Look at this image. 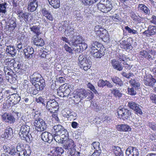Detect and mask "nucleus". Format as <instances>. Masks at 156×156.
I'll use <instances>...</instances> for the list:
<instances>
[{"label": "nucleus", "mask_w": 156, "mask_h": 156, "mask_svg": "<svg viewBox=\"0 0 156 156\" xmlns=\"http://www.w3.org/2000/svg\"><path fill=\"white\" fill-rule=\"evenodd\" d=\"M2 148L4 151L8 153L10 155L14 156L17 153L18 156H30L31 153L30 151L21 150L18 146H17L16 148L14 146L9 147L5 145L3 146Z\"/></svg>", "instance_id": "nucleus-1"}, {"label": "nucleus", "mask_w": 156, "mask_h": 156, "mask_svg": "<svg viewBox=\"0 0 156 156\" xmlns=\"http://www.w3.org/2000/svg\"><path fill=\"white\" fill-rule=\"evenodd\" d=\"M30 127L26 124H23L20 128L19 135L21 139L25 140L29 142L32 140V138L30 134H29Z\"/></svg>", "instance_id": "nucleus-2"}, {"label": "nucleus", "mask_w": 156, "mask_h": 156, "mask_svg": "<svg viewBox=\"0 0 156 156\" xmlns=\"http://www.w3.org/2000/svg\"><path fill=\"white\" fill-rule=\"evenodd\" d=\"M39 76L33 77V75L30 78V81L38 90H43L45 86V80L43 77L40 75Z\"/></svg>", "instance_id": "nucleus-3"}, {"label": "nucleus", "mask_w": 156, "mask_h": 156, "mask_svg": "<svg viewBox=\"0 0 156 156\" xmlns=\"http://www.w3.org/2000/svg\"><path fill=\"white\" fill-rule=\"evenodd\" d=\"M98 9L103 12L107 13L112 9V2L109 0H101L97 4Z\"/></svg>", "instance_id": "nucleus-4"}, {"label": "nucleus", "mask_w": 156, "mask_h": 156, "mask_svg": "<svg viewBox=\"0 0 156 156\" xmlns=\"http://www.w3.org/2000/svg\"><path fill=\"white\" fill-rule=\"evenodd\" d=\"M46 109L52 113L57 112L59 106L58 103L54 99H49L47 101L46 106Z\"/></svg>", "instance_id": "nucleus-5"}, {"label": "nucleus", "mask_w": 156, "mask_h": 156, "mask_svg": "<svg viewBox=\"0 0 156 156\" xmlns=\"http://www.w3.org/2000/svg\"><path fill=\"white\" fill-rule=\"evenodd\" d=\"M64 143L63 146V148L65 150L66 153L69 154V152L74 151L75 150L74 148L75 145L73 141L71 139H68L66 140H64Z\"/></svg>", "instance_id": "nucleus-6"}, {"label": "nucleus", "mask_w": 156, "mask_h": 156, "mask_svg": "<svg viewBox=\"0 0 156 156\" xmlns=\"http://www.w3.org/2000/svg\"><path fill=\"white\" fill-rule=\"evenodd\" d=\"M15 71L17 73L22 74L25 73L26 68L25 65L23 63L18 62L12 64Z\"/></svg>", "instance_id": "nucleus-7"}, {"label": "nucleus", "mask_w": 156, "mask_h": 156, "mask_svg": "<svg viewBox=\"0 0 156 156\" xmlns=\"http://www.w3.org/2000/svg\"><path fill=\"white\" fill-rule=\"evenodd\" d=\"M16 20L15 18L11 17L7 22L5 21V29L10 31L14 30L17 26Z\"/></svg>", "instance_id": "nucleus-8"}, {"label": "nucleus", "mask_w": 156, "mask_h": 156, "mask_svg": "<svg viewBox=\"0 0 156 156\" xmlns=\"http://www.w3.org/2000/svg\"><path fill=\"white\" fill-rule=\"evenodd\" d=\"M118 115L119 118H122V119H129L131 115L130 111L125 108H120L117 111Z\"/></svg>", "instance_id": "nucleus-9"}, {"label": "nucleus", "mask_w": 156, "mask_h": 156, "mask_svg": "<svg viewBox=\"0 0 156 156\" xmlns=\"http://www.w3.org/2000/svg\"><path fill=\"white\" fill-rule=\"evenodd\" d=\"M132 40L131 38H128L126 40L122 41L120 43L121 48L127 51L131 50L133 48L132 45Z\"/></svg>", "instance_id": "nucleus-10"}, {"label": "nucleus", "mask_w": 156, "mask_h": 156, "mask_svg": "<svg viewBox=\"0 0 156 156\" xmlns=\"http://www.w3.org/2000/svg\"><path fill=\"white\" fill-rule=\"evenodd\" d=\"M144 83L146 86L153 87L156 83V79L153 78L152 76L150 74L144 76Z\"/></svg>", "instance_id": "nucleus-11"}, {"label": "nucleus", "mask_w": 156, "mask_h": 156, "mask_svg": "<svg viewBox=\"0 0 156 156\" xmlns=\"http://www.w3.org/2000/svg\"><path fill=\"white\" fill-rule=\"evenodd\" d=\"M2 120L5 122L11 124L14 122L15 119L11 114L5 113L1 116Z\"/></svg>", "instance_id": "nucleus-12"}, {"label": "nucleus", "mask_w": 156, "mask_h": 156, "mask_svg": "<svg viewBox=\"0 0 156 156\" xmlns=\"http://www.w3.org/2000/svg\"><path fill=\"white\" fill-rule=\"evenodd\" d=\"M55 134L65 135L67 132V130L61 125L58 124L54 126L53 127Z\"/></svg>", "instance_id": "nucleus-13"}, {"label": "nucleus", "mask_w": 156, "mask_h": 156, "mask_svg": "<svg viewBox=\"0 0 156 156\" xmlns=\"http://www.w3.org/2000/svg\"><path fill=\"white\" fill-rule=\"evenodd\" d=\"M82 40V38L80 36H74L72 37L71 42L69 44L72 47H75L77 45H80Z\"/></svg>", "instance_id": "nucleus-14"}, {"label": "nucleus", "mask_w": 156, "mask_h": 156, "mask_svg": "<svg viewBox=\"0 0 156 156\" xmlns=\"http://www.w3.org/2000/svg\"><path fill=\"white\" fill-rule=\"evenodd\" d=\"M128 106L131 109L134 110L136 114L141 115L142 112L140 108L139 107L138 104L133 101H130L128 102Z\"/></svg>", "instance_id": "nucleus-15"}, {"label": "nucleus", "mask_w": 156, "mask_h": 156, "mask_svg": "<svg viewBox=\"0 0 156 156\" xmlns=\"http://www.w3.org/2000/svg\"><path fill=\"white\" fill-rule=\"evenodd\" d=\"M126 156H139V151L136 148L130 147L126 150Z\"/></svg>", "instance_id": "nucleus-16"}, {"label": "nucleus", "mask_w": 156, "mask_h": 156, "mask_svg": "<svg viewBox=\"0 0 156 156\" xmlns=\"http://www.w3.org/2000/svg\"><path fill=\"white\" fill-rule=\"evenodd\" d=\"M41 137L44 142L50 143L53 140V136H52L51 133L45 131L42 133Z\"/></svg>", "instance_id": "nucleus-17"}, {"label": "nucleus", "mask_w": 156, "mask_h": 156, "mask_svg": "<svg viewBox=\"0 0 156 156\" xmlns=\"http://www.w3.org/2000/svg\"><path fill=\"white\" fill-rule=\"evenodd\" d=\"M38 6L37 0H30L28 2L27 9L29 12H33L35 11Z\"/></svg>", "instance_id": "nucleus-18"}, {"label": "nucleus", "mask_w": 156, "mask_h": 156, "mask_svg": "<svg viewBox=\"0 0 156 156\" xmlns=\"http://www.w3.org/2000/svg\"><path fill=\"white\" fill-rule=\"evenodd\" d=\"M39 35H34L32 37V40L33 44L37 46H42L44 44V41Z\"/></svg>", "instance_id": "nucleus-19"}, {"label": "nucleus", "mask_w": 156, "mask_h": 156, "mask_svg": "<svg viewBox=\"0 0 156 156\" xmlns=\"http://www.w3.org/2000/svg\"><path fill=\"white\" fill-rule=\"evenodd\" d=\"M115 126L117 130L120 132H126L131 131V127L127 124L117 125Z\"/></svg>", "instance_id": "nucleus-20"}, {"label": "nucleus", "mask_w": 156, "mask_h": 156, "mask_svg": "<svg viewBox=\"0 0 156 156\" xmlns=\"http://www.w3.org/2000/svg\"><path fill=\"white\" fill-rule=\"evenodd\" d=\"M111 63L114 69L119 71H121L122 70V64L118 60L113 59L111 60Z\"/></svg>", "instance_id": "nucleus-21"}, {"label": "nucleus", "mask_w": 156, "mask_h": 156, "mask_svg": "<svg viewBox=\"0 0 156 156\" xmlns=\"http://www.w3.org/2000/svg\"><path fill=\"white\" fill-rule=\"evenodd\" d=\"M48 9V8L43 7L41 9V12L43 16H44L50 21L53 20V17L51 11Z\"/></svg>", "instance_id": "nucleus-22"}, {"label": "nucleus", "mask_w": 156, "mask_h": 156, "mask_svg": "<svg viewBox=\"0 0 156 156\" xmlns=\"http://www.w3.org/2000/svg\"><path fill=\"white\" fill-rule=\"evenodd\" d=\"M25 55V56L27 58L30 59L34 55V49L32 47H28L26 48L22 49Z\"/></svg>", "instance_id": "nucleus-23"}, {"label": "nucleus", "mask_w": 156, "mask_h": 156, "mask_svg": "<svg viewBox=\"0 0 156 156\" xmlns=\"http://www.w3.org/2000/svg\"><path fill=\"white\" fill-rule=\"evenodd\" d=\"M21 100V98L18 94H13L10 95L9 98V101L12 102L13 105L18 103Z\"/></svg>", "instance_id": "nucleus-24"}, {"label": "nucleus", "mask_w": 156, "mask_h": 156, "mask_svg": "<svg viewBox=\"0 0 156 156\" xmlns=\"http://www.w3.org/2000/svg\"><path fill=\"white\" fill-rule=\"evenodd\" d=\"M13 132L11 128L9 126L7 127L5 130L4 134L2 135L3 138H5L10 139L13 136Z\"/></svg>", "instance_id": "nucleus-25"}, {"label": "nucleus", "mask_w": 156, "mask_h": 156, "mask_svg": "<svg viewBox=\"0 0 156 156\" xmlns=\"http://www.w3.org/2000/svg\"><path fill=\"white\" fill-rule=\"evenodd\" d=\"M156 33V27L154 26H150L147 30L143 33V34L148 36L155 34Z\"/></svg>", "instance_id": "nucleus-26"}, {"label": "nucleus", "mask_w": 156, "mask_h": 156, "mask_svg": "<svg viewBox=\"0 0 156 156\" xmlns=\"http://www.w3.org/2000/svg\"><path fill=\"white\" fill-rule=\"evenodd\" d=\"M63 24V29H65V31H67L70 34L73 35L74 33V28L73 27L69 26L67 21H65Z\"/></svg>", "instance_id": "nucleus-27"}, {"label": "nucleus", "mask_w": 156, "mask_h": 156, "mask_svg": "<svg viewBox=\"0 0 156 156\" xmlns=\"http://www.w3.org/2000/svg\"><path fill=\"white\" fill-rule=\"evenodd\" d=\"M137 9L139 11L143 12L146 14L149 15L150 13V10L144 4H139L137 6Z\"/></svg>", "instance_id": "nucleus-28"}, {"label": "nucleus", "mask_w": 156, "mask_h": 156, "mask_svg": "<svg viewBox=\"0 0 156 156\" xmlns=\"http://www.w3.org/2000/svg\"><path fill=\"white\" fill-rule=\"evenodd\" d=\"M105 49L100 48L97 51L91 54L94 58H100L102 56H103L105 55Z\"/></svg>", "instance_id": "nucleus-29"}, {"label": "nucleus", "mask_w": 156, "mask_h": 156, "mask_svg": "<svg viewBox=\"0 0 156 156\" xmlns=\"http://www.w3.org/2000/svg\"><path fill=\"white\" fill-rule=\"evenodd\" d=\"M78 95L80 96V102L81 100L87 97L88 95V92L84 89H81L78 92Z\"/></svg>", "instance_id": "nucleus-30"}, {"label": "nucleus", "mask_w": 156, "mask_h": 156, "mask_svg": "<svg viewBox=\"0 0 156 156\" xmlns=\"http://www.w3.org/2000/svg\"><path fill=\"white\" fill-rule=\"evenodd\" d=\"M17 51V50L14 47L11 45L8 46L6 49V51L11 55L12 56L16 55Z\"/></svg>", "instance_id": "nucleus-31"}, {"label": "nucleus", "mask_w": 156, "mask_h": 156, "mask_svg": "<svg viewBox=\"0 0 156 156\" xmlns=\"http://www.w3.org/2000/svg\"><path fill=\"white\" fill-rule=\"evenodd\" d=\"M111 79L112 81L116 85H118L120 87H122L123 85L122 81L117 76L112 77Z\"/></svg>", "instance_id": "nucleus-32"}, {"label": "nucleus", "mask_w": 156, "mask_h": 156, "mask_svg": "<svg viewBox=\"0 0 156 156\" xmlns=\"http://www.w3.org/2000/svg\"><path fill=\"white\" fill-rule=\"evenodd\" d=\"M30 31L36 34L35 35H39L41 34L40 27L36 25L32 26V25H30Z\"/></svg>", "instance_id": "nucleus-33"}, {"label": "nucleus", "mask_w": 156, "mask_h": 156, "mask_svg": "<svg viewBox=\"0 0 156 156\" xmlns=\"http://www.w3.org/2000/svg\"><path fill=\"white\" fill-rule=\"evenodd\" d=\"M50 4L54 8H58L60 6V0H48Z\"/></svg>", "instance_id": "nucleus-34"}, {"label": "nucleus", "mask_w": 156, "mask_h": 156, "mask_svg": "<svg viewBox=\"0 0 156 156\" xmlns=\"http://www.w3.org/2000/svg\"><path fill=\"white\" fill-rule=\"evenodd\" d=\"M113 152L116 156H123V153L121 148L118 146H114Z\"/></svg>", "instance_id": "nucleus-35"}, {"label": "nucleus", "mask_w": 156, "mask_h": 156, "mask_svg": "<svg viewBox=\"0 0 156 156\" xmlns=\"http://www.w3.org/2000/svg\"><path fill=\"white\" fill-rule=\"evenodd\" d=\"M27 90L30 94L33 95H36L38 93L39 91L41 90H38L35 86L29 87Z\"/></svg>", "instance_id": "nucleus-36"}, {"label": "nucleus", "mask_w": 156, "mask_h": 156, "mask_svg": "<svg viewBox=\"0 0 156 156\" xmlns=\"http://www.w3.org/2000/svg\"><path fill=\"white\" fill-rule=\"evenodd\" d=\"M19 16L20 17L24 19L26 21H28L29 20H30L29 16V14L28 13L23 12H21L19 13Z\"/></svg>", "instance_id": "nucleus-37"}, {"label": "nucleus", "mask_w": 156, "mask_h": 156, "mask_svg": "<svg viewBox=\"0 0 156 156\" xmlns=\"http://www.w3.org/2000/svg\"><path fill=\"white\" fill-rule=\"evenodd\" d=\"M7 5V4L6 2L0 4V13H2L4 14L6 13V9Z\"/></svg>", "instance_id": "nucleus-38"}, {"label": "nucleus", "mask_w": 156, "mask_h": 156, "mask_svg": "<svg viewBox=\"0 0 156 156\" xmlns=\"http://www.w3.org/2000/svg\"><path fill=\"white\" fill-rule=\"evenodd\" d=\"M60 135L55 134L53 136V139L55 141L59 143H63V142L64 140H63V138L61 137Z\"/></svg>", "instance_id": "nucleus-39"}, {"label": "nucleus", "mask_w": 156, "mask_h": 156, "mask_svg": "<svg viewBox=\"0 0 156 156\" xmlns=\"http://www.w3.org/2000/svg\"><path fill=\"white\" fill-rule=\"evenodd\" d=\"M111 90V92L113 94L115 97H118L120 98L122 97V94L120 92L119 90L114 88Z\"/></svg>", "instance_id": "nucleus-40"}, {"label": "nucleus", "mask_w": 156, "mask_h": 156, "mask_svg": "<svg viewBox=\"0 0 156 156\" xmlns=\"http://www.w3.org/2000/svg\"><path fill=\"white\" fill-rule=\"evenodd\" d=\"M129 83L133 87L137 88V89L140 86V83L136 81L135 79H131L129 81Z\"/></svg>", "instance_id": "nucleus-41"}, {"label": "nucleus", "mask_w": 156, "mask_h": 156, "mask_svg": "<svg viewBox=\"0 0 156 156\" xmlns=\"http://www.w3.org/2000/svg\"><path fill=\"white\" fill-rule=\"evenodd\" d=\"M66 114H68V115H69L68 118L70 119L74 120L76 119L77 116L75 112L71 111H67L66 112Z\"/></svg>", "instance_id": "nucleus-42"}, {"label": "nucleus", "mask_w": 156, "mask_h": 156, "mask_svg": "<svg viewBox=\"0 0 156 156\" xmlns=\"http://www.w3.org/2000/svg\"><path fill=\"white\" fill-rule=\"evenodd\" d=\"M91 148L93 150L101 149L99 143L97 142H93L92 144Z\"/></svg>", "instance_id": "nucleus-43"}, {"label": "nucleus", "mask_w": 156, "mask_h": 156, "mask_svg": "<svg viewBox=\"0 0 156 156\" xmlns=\"http://www.w3.org/2000/svg\"><path fill=\"white\" fill-rule=\"evenodd\" d=\"M68 86V84L67 83H65L60 87L59 88V91H58V94L60 95L59 93H62V94H64L66 90V87H67Z\"/></svg>", "instance_id": "nucleus-44"}, {"label": "nucleus", "mask_w": 156, "mask_h": 156, "mask_svg": "<svg viewBox=\"0 0 156 156\" xmlns=\"http://www.w3.org/2000/svg\"><path fill=\"white\" fill-rule=\"evenodd\" d=\"M41 123L42 124L43 123V125L42 124V126H43V125H44V124L43 123L44 120L40 118H38L37 119H36V120L34 121V125L35 126H36V129H37L38 127L40 126V125H39V124Z\"/></svg>", "instance_id": "nucleus-45"}, {"label": "nucleus", "mask_w": 156, "mask_h": 156, "mask_svg": "<svg viewBox=\"0 0 156 156\" xmlns=\"http://www.w3.org/2000/svg\"><path fill=\"white\" fill-rule=\"evenodd\" d=\"M101 38L104 42H108L109 41V37L108 31H107V33L104 34Z\"/></svg>", "instance_id": "nucleus-46"}, {"label": "nucleus", "mask_w": 156, "mask_h": 156, "mask_svg": "<svg viewBox=\"0 0 156 156\" xmlns=\"http://www.w3.org/2000/svg\"><path fill=\"white\" fill-rule=\"evenodd\" d=\"M87 57L83 55H80L78 58V60L79 61L80 64H83L84 63H85Z\"/></svg>", "instance_id": "nucleus-47"}, {"label": "nucleus", "mask_w": 156, "mask_h": 156, "mask_svg": "<svg viewBox=\"0 0 156 156\" xmlns=\"http://www.w3.org/2000/svg\"><path fill=\"white\" fill-rule=\"evenodd\" d=\"M125 28L128 31L129 33L132 34H133L137 33V32L136 30L131 29L128 26H126Z\"/></svg>", "instance_id": "nucleus-48"}, {"label": "nucleus", "mask_w": 156, "mask_h": 156, "mask_svg": "<svg viewBox=\"0 0 156 156\" xmlns=\"http://www.w3.org/2000/svg\"><path fill=\"white\" fill-rule=\"evenodd\" d=\"M107 80L104 81L103 80H99L98 82V86L100 87L103 88L106 86Z\"/></svg>", "instance_id": "nucleus-49"}, {"label": "nucleus", "mask_w": 156, "mask_h": 156, "mask_svg": "<svg viewBox=\"0 0 156 156\" xmlns=\"http://www.w3.org/2000/svg\"><path fill=\"white\" fill-rule=\"evenodd\" d=\"M127 92H128V94L131 95L133 96L136 94V91L134 90V88L132 87L131 88L128 87L127 88Z\"/></svg>", "instance_id": "nucleus-50"}, {"label": "nucleus", "mask_w": 156, "mask_h": 156, "mask_svg": "<svg viewBox=\"0 0 156 156\" xmlns=\"http://www.w3.org/2000/svg\"><path fill=\"white\" fill-rule=\"evenodd\" d=\"M55 148L58 154V156H60L61 154H62L64 152H65V150L64 149H63L62 147H57Z\"/></svg>", "instance_id": "nucleus-51"}, {"label": "nucleus", "mask_w": 156, "mask_h": 156, "mask_svg": "<svg viewBox=\"0 0 156 156\" xmlns=\"http://www.w3.org/2000/svg\"><path fill=\"white\" fill-rule=\"evenodd\" d=\"M44 124L43 125V126H42L43 123L42 124L41 123L39 125H40V126L38 127L37 129V130L38 131H43L44 130H45L46 128V125H45V123L44 121Z\"/></svg>", "instance_id": "nucleus-52"}, {"label": "nucleus", "mask_w": 156, "mask_h": 156, "mask_svg": "<svg viewBox=\"0 0 156 156\" xmlns=\"http://www.w3.org/2000/svg\"><path fill=\"white\" fill-rule=\"evenodd\" d=\"M111 18L114 21L118 22L121 20V18L119 15L116 14L111 16Z\"/></svg>", "instance_id": "nucleus-53"}, {"label": "nucleus", "mask_w": 156, "mask_h": 156, "mask_svg": "<svg viewBox=\"0 0 156 156\" xmlns=\"http://www.w3.org/2000/svg\"><path fill=\"white\" fill-rule=\"evenodd\" d=\"M101 152V149L94 150V151L93 153H90L92 155L91 156H99Z\"/></svg>", "instance_id": "nucleus-54"}, {"label": "nucleus", "mask_w": 156, "mask_h": 156, "mask_svg": "<svg viewBox=\"0 0 156 156\" xmlns=\"http://www.w3.org/2000/svg\"><path fill=\"white\" fill-rule=\"evenodd\" d=\"M103 27L101 25H97L94 27V31L96 34H99L100 32H101V30H102Z\"/></svg>", "instance_id": "nucleus-55"}, {"label": "nucleus", "mask_w": 156, "mask_h": 156, "mask_svg": "<svg viewBox=\"0 0 156 156\" xmlns=\"http://www.w3.org/2000/svg\"><path fill=\"white\" fill-rule=\"evenodd\" d=\"M87 86V87L90 88V89L95 94L97 93V91L95 89L94 86L90 83H88Z\"/></svg>", "instance_id": "nucleus-56"}, {"label": "nucleus", "mask_w": 156, "mask_h": 156, "mask_svg": "<svg viewBox=\"0 0 156 156\" xmlns=\"http://www.w3.org/2000/svg\"><path fill=\"white\" fill-rule=\"evenodd\" d=\"M68 154H69V156H80V153L75 150L73 151L69 152Z\"/></svg>", "instance_id": "nucleus-57"}, {"label": "nucleus", "mask_w": 156, "mask_h": 156, "mask_svg": "<svg viewBox=\"0 0 156 156\" xmlns=\"http://www.w3.org/2000/svg\"><path fill=\"white\" fill-rule=\"evenodd\" d=\"M148 126L152 129L156 131V124L154 122H149L148 124Z\"/></svg>", "instance_id": "nucleus-58"}, {"label": "nucleus", "mask_w": 156, "mask_h": 156, "mask_svg": "<svg viewBox=\"0 0 156 156\" xmlns=\"http://www.w3.org/2000/svg\"><path fill=\"white\" fill-rule=\"evenodd\" d=\"M150 98L152 103L156 104V95L152 94L149 96Z\"/></svg>", "instance_id": "nucleus-59"}, {"label": "nucleus", "mask_w": 156, "mask_h": 156, "mask_svg": "<svg viewBox=\"0 0 156 156\" xmlns=\"http://www.w3.org/2000/svg\"><path fill=\"white\" fill-rule=\"evenodd\" d=\"M98 0H84L87 5H90L98 1Z\"/></svg>", "instance_id": "nucleus-60"}, {"label": "nucleus", "mask_w": 156, "mask_h": 156, "mask_svg": "<svg viewBox=\"0 0 156 156\" xmlns=\"http://www.w3.org/2000/svg\"><path fill=\"white\" fill-rule=\"evenodd\" d=\"M64 47L65 49V50L67 51L68 52L70 53H73V50L71 49V48L69 47L67 44H65L64 46Z\"/></svg>", "instance_id": "nucleus-61"}, {"label": "nucleus", "mask_w": 156, "mask_h": 156, "mask_svg": "<svg viewBox=\"0 0 156 156\" xmlns=\"http://www.w3.org/2000/svg\"><path fill=\"white\" fill-rule=\"evenodd\" d=\"M107 33V30H106L104 29L103 28H102V30H101V32H100L99 33V34H96L99 36L100 37L102 36V35L105 34Z\"/></svg>", "instance_id": "nucleus-62"}, {"label": "nucleus", "mask_w": 156, "mask_h": 156, "mask_svg": "<svg viewBox=\"0 0 156 156\" xmlns=\"http://www.w3.org/2000/svg\"><path fill=\"white\" fill-rule=\"evenodd\" d=\"M101 45V44L99 43L97 41L93 42L91 46H95L96 48H100Z\"/></svg>", "instance_id": "nucleus-63"}, {"label": "nucleus", "mask_w": 156, "mask_h": 156, "mask_svg": "<svg viewBox=\"0 0 156 156\" xmlns=\"http://www.w3.org/2000/svg\"><path fill=\"white\" fill-rule=\"evenodd\" d=\"M50 155L51 156H58V154L55 148L51 151Z\"/></svg>", "instance_id": "nucleus-64"}]
</instances>
